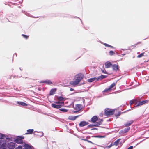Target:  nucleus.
Masks as SVG:
<instances>
[{"mask_svg": "<svg viewBox=\"0 0 149 149\" xmlns=\"http://www.w3.org/2000/svg\"><path fill=\"white\" fill-rule=\"evenodd\" d=\"M130 105H131L132 104H133V100H130Z\"/></svg>", "mask_w": 149, "mask_h": 149, "instance_id": "39", "label": "nucleus"}, {"mask_svg": "<svg viewBox=\"0 0 149 149\" xmlns=\"http://www.w3.org/2000/svg\"><path fill=\"white\" fill-rule=\"evenodd\" d=\"M115 110L107 108L105 110L104 113L106 116H109L113 114L114 113Z\"/></svg>", "mask_w": 149, "mask_h": 149, "instance_id": "2", "label": "nucleus"}, {"mask_svg": "<svg viewBox=\"0 0 149 149\" xmlns=\"http://www.w3.org/2000/svg\"><path fill=\"white\" fill-rule=\"evenodd\" d=\"M52 106L54 108L59 109L62 107V105H56L55 104L53 103L52 104Z\"/></svg>", "mask_w": 149, "mask_h": 149, "instance_id": "18", "label": "nucleus"}, {"mask_svg": "<svg viewBox=\"0 0 149 149\" xmlns=\"http://www.w3.org/2000/svg\"><path fill=\"white\" fill-rule=\"evenodd\" d=\"M22 36H23V37L24 38H25V39H27L29 37V36L28 35H24V34H22Z\"/></svg>", "mask_w": 149, "mask_h": 149, "instance_id": "30", "label": "nucleus"}, {"mask_svg": "<svg viewBox=\"0 0 149 149\" xmlns=\"http://www.w3.org/2000/svg\"><path fill=\"white\" fill-rule=\"evenodd\" d=\"M107 77V76L104 75H102L100 76H99L97 78V80H99V79L101 80L102 79L105 78Z\"/></svg>", "mask_w": 149, "mask_h": 149, "instance_id": "20", "label": "nucleus"}, {"mask_svg": "<svg viewBox=\"0 0 149 149\" xmlns=\"http://www.w3.org/2000/svg\"><path fill=\"white\" fill-rule=\"evenodd\" d=\"M88 124V122H86L85 121H82L80 122L79 125L81 127H82Z\"/></svg>", "mask_w": 149, "mask_h": 149, "instance_id": "12", "label": "nucleus"}, {"mask_svg": "<svg viewBox=\"0 0 149 149\" xmlns=\"http://www.w3.org/2000/svg\"><path fill=\"white\" fill-rule=\"evenodd\" d=\"M121 140V139H118L115 142L113 143L114 146V145L116 146H117L119 143H120V144H121L122 143V142H120V141Z\"/></svg>", "mask_w": 149, "mask_h": 149, "instance_id": "15", "label": "nucleus"}, {"mask_svg": "<svg viewBox=\"0 0 149 149\" xmlns=\"http://www.w3.org/2000/svg\"><path fill=\"white\" fill-rule=\"evenodd\" d=\"M133 148V146H130V147H128L127 148V149H132Z\"/></svg>", "mask_w": 149, "mask_h": 149, "instance_id": "41", "label": "nucleus"}, {"mask_svg": "<svg viewBox=\"0 0 149 149\" xmlns=\"http://www.w3.org/2000/svg\"><path fill=\"white\" fill-rule=\"evenodd\" d=\"M59 110L64 112H66L68 111L67 110L63 108L60 109Z\"/></svg>", "mask_w": 149, "mask_h": 149, "instance_id": "32", "label": "nucleus"}, {"mask_svg": "<svg viewBox=\"0 0 149 149\" xmlns=\"http://www.w3.org/2000/svg\"><path fill=\"white\" fill-rule=\"evenodd\" d=\"M95 80L96 81H98L97 80V78L94 77L93 78H90L88 79V81L89 82H92Z\"/></svg>", "mask_w": 149, "mask_h": 149, "instance_id": "22", "label": "nucleus"}, {"mask_svg": "<svg viewBox=\"0 0 149 149\" xmlns=\"http://www.w3.org/2000/svg\"><path fill=\"white\" fill-rule=\"evenodd\" d=\"M84 140L85 141H87L88 142H89V143H93L90 141L86 139H84Z\"/></svg>", "mask_w": 149, "mask_h": 149, "instance_id": "42", "label": "nucleus"}, {"mask_svg": "<svg viewBox=\"0 0 149 149\" xmlns=\"http://www.w3.org/2000/svg\"><path fill=\"white\" fill-rule=\"evenodd\" d=\"M103 121V119L101 120L100 121H99V122H96L95 124H91L88 125V127H93V126H97L98 125H100L102 123V122Z\"/></svg>", "mask_w": 149, "mask_h": 149, "instance_id": "9", "label": "nucleus"}, {"mask_svg": "<svg viewBox=\"0 0 149 149\" xmlns=\"http://www.w3.org/2000/svg\"><path fill=\"white\" fill-rule=\"evenodd\" d=\"M133 120L128 121L126 123H125L124 125L125 126L127 127L131 125L133 123Z\"/></svg>", "mask_w": 149, "mask_h": 149, "instance_id": "17", "label": "nucleus"}, {"mask_svg": "<svg viewBox=\"0 0 149 149\" xmlns=\"http://www.w3.org/2000/svg\"><path fill=\"white\" fill-rule=\"evenodd\" d=\"M112 68L113 70L117 71L119 69V66L118 64H113L112 65Z\"/></svg>", "mask_w": 149, "mask_h": 149, "instance_id": "14", "label": "nucleus"}, {"mask_svg": "<svg viewBox=\"0 0 149 149\" xmlns=\"http://www.w3.org/2000/svg\"><path fill=\"white\" fill-rule=\"evenodd\" d=\"M133 104H136L137 102V100H133Z\"/></svg>", "mask_w": 149, "mask_h": 149, "instance_id": "36", "label": "nucleus"}, {"mask_svg": "<svg viewBox=\"0 0 149 149\" xmlns=\"http://www.w3.org/2000/svg\"><path fill=\"white\" fill-rule=\"evenodd\" d=\"M116 84L115 83H112L111 85L110 86L109 88H108L105 89L103 92H107L108 91H111L112 88L116 85Z\"/></svg>", "mask_w": 149, "mask_h": 149, "instance_id": "6", "label": "nucleus"}, {"mask_svg": "<svg viewBox=\"0 0 149 149\" xmlns=\"http://www.w3.org/2000/svg\"><path fill=\"white\" fill-rule=\"evenodd\" d=\"M57 98L58 100L60 101H64L65 100L64 98L61 96H58Z\"/></svg>", "mask_w": 149, "mask_h": 149, "instance_id": "24", "label": "nucleus"}, {"mask_svg": "<svg viewBox=\"0 0 149 149\" xmlns=\"http://www.w3.org/2000/svg\"><path fill=\"white\" fill-rule=\"evenodd\" d=\"M103 44L106 47H111V48H113V47L110 45H109L107 44H106V43H104Z\"/></svg>", "mask_w": 149, "mask_h": 149, "instance_id": "31", "label": "nucleus"}, {"mask_svg": "<svg viewBox=\"0 0 149 149\" xmlns=\"http://www.w3.org/2000/svg\"><path fill=\"white\" fill-rule=\"evenodd\" d=\"M17 103L23 106H27V104L26 103L22 102H17Z\"/></svg>", "mask_w": 149, "mask_h": 149, "instance_id": "23", "label": "nucleus"}, {"mask_svg": "<svg viewBox=\"0 0 149 149\" xmlns=\"http://www.w3.org/2000/svg\"><path fill=\"white\" fill-rule=\"evenodd\" d=\"M113 146H114V145H113V143H112L110 145H109L108 146V147L109 148H110V147H112Z\"/></svg>", "mask_w": 149, "mask_h": 149, "instance_id": "40", "label": "nucleus"}, {"mask_svg": "<svg viewBox=\"0 0 149 149\" xmlns=\"http://www.w3.org/2000/svg\"><path fill=\"white\" fill-rule=\"evenodd\" d=\"M7 147L6 141L0 140V149H6Z\"/></svg>", "mask_w": 149, "mask_h": 149, "instance_id": "3", "label": "nucleus"}, {"mask_svg": "<svg viewBox=\"0 0 149 149\" xmlns=\"http://www.w3.org/2000/svg\"><path fill=\"white\" fill-rule=\"evenodd\" d=\"M95 137H96L99 138H104L105 137V136L98 135V136H97Z\"/></svg>", "mask_w": 149, "mask_h": 149, "instance_id": "35", "label": "nucleus"}, {"mask_svg": "<svg viewBox=\"0 0 149 149\" xmlns=\"http://www.w3.org/2000/svg\"><path fill=\"white\" fill-rule=\"evenodd\" d=\"M148 101L147 100H143L142 101L139 102L138 103L136 104V106L137 107L139 106L142 105L143 104H144L146 103Z\"/></svg>", "mask_w": 149, "mask_h": 149, "instance_id": "13", "label": "nucleus"}, {"mask_svg": "<svg viewBox=\"0 0 149 149\" xmlns=\"http://www.w3.org/2000/svg\"><path fill=\"white\" fill-rule=\"evenodd\" d=\"M56 88H54V89H52L49 92V95H53L55 93V92L56 91Z\"/></svg>", "mask_w": 149, "mask_h": 149, "instance_id": "19", "label": "nucleus"}, {"mask_svg": "<svg viewBox=\"0 0 149 149\" xmlns=\"http://www.w3.org/2000/svg\"><path fill=\"white\" fill-rule=\"evenodd\" d=\"M41 83H45L47 84L51 85L52 83L50 80H47L45 81H42L40 82Z\"/></svg>", "mask_w": 149, "mask_h": 149, "instance_id": "10", "label": "nucleus"}, {"mask_svg": "<svg viewBox=\"0 0 149 149\" xmlns=\"http://www.w3.org/2000/svg\"><path fill=\"white\" fill-rule=\"evenodd\" d=\"M105 68H108L112 66V63L109 61H107L105 63Z\"/></svg>", "mask_w": 149, "mask_h": 149, "instance_id": "11", "label": "nucleus"}, {"mask_svg": "<svg viewBox=\"0 0 149 149\" xmlns=\"http://www.w3.org/2000/svg\"><path fill=\"white\" fill-rule=\"evenodd\" d=\"M22 147L21 146H19L17 147L15 149H22Z\"/></svg>", "mask_w": 149, "mask_h": 149, "instance_id": "37", "label": "nucleus"}, {"mask_svg": "<svg viewBox=\"0 0 149 149\" xmlns=\"http://www.w3.org/2000/svg\"><path fill=\"white\" fill-rule=\"evenodd\" d=\"M24 147L27 149H29L31 147L30 146L27 144H25L24 146Z\"/></svg>", "mask_w": 149, "mask_h": 149, "instance_id": "33", "label": "nucleus"}, {"mask_svg": "<svg viewBox=\"0 0 149 149\" xmlns=\"http://www.w3.org/2000/svg\"><path fill=\"white\" fill-rule=\"evenodd\" d=\"M34 130L33 129H28L27 130V132L26 133V134H31L33 132Z\"/></svg>", "mask_w": 149, "mask_h": 149, "instance_id": "21", "label": "nucleus"}, {"mask_svg": "<svg viewBox=\"0 0 149 149\" xmlns=\"http://www.w3.org/2000/svg\"><path fill=\"white\" fill-rule=\"evenodd\" d=\"M109 54L111 55H113L114 54V52L113 51H110L109 52Z\"/></svg>", "mask_w": 149, "mask_h": 149, "instance_id": "34", "label": "nucleus"}, {"mask_svg": "<svg viewBox=\"0 0 149 149\" xmlns=\"http://www.w3.org/2000/svg\"><path fill=\"white\" fill-rule=\"evenodd\" d=\"M82 105L81 104H78L75 105L74 108V109L75 111H73V112L74 113H76L78 112L79 111L82 109Z\"/></svg>", "mask_w": 149, "mask_h": 149, "instance_id": "5", "label": "nucleus"}, {"mask_svg": "<svg viewBox=\"0 0 149 149\" xmlns=\"http://www.w3.org/2000/svg\"><path fill=\"white\" fill-rule=\"evenodd\" d=\"M80 115H78L75 116H70L68 118L70 120H75L77 118L79 117Z\"/></svg>", "mask_w": 149, "mask_h": 149, "instance_id": "16", "label": "nucleus"}, {"mask_svg": "<svg viewBox=\"0 0 149 149\" xmlns=\"http://www.w3.org/2000/svg\"><path fill=\"white\" fill-rule=\"evenodd\" d=\"M55 103L57 104H61L60 105H62V106L64 105V103L63 102H61L60 101H58L55 102Z\"/></svg>", "mask_w": 149, "mask_h": 149, "instance_id": "26", "label": "nucleus"}, {"mask_svg": "<svg viewBox=\"0 0 149 149\" xmlns=\"http://www.w3.org/2000/svg\"><path fill=\"white\" fill-rule=\"evenodd\" d=\"M102 119L101 120H102ZM101 119H98L97 116H93L91 118L90 122L92 123H95L96 121H97L98 122L101 121Z\"/></svg>", "mask_w": 149, "mask_h": 149, "instance_id": "7", "label": "nucleus"}, {"mask_svg": "<svg viewBox=\"0 0 149 149\" xmlns=\"http://www.w3.org/2000/svg\"><path fill=\"white\" fill-rule=\"evenodd\" d=\"M83 75L81 74L76 75L74 79V81H71L70 84L73 86H76L77 85L80 81L82 79Z\"/></svg>", "mask_w": 149, "mask_h": 149, "instance_id": "1", "label": "nucleus"}, {"mask_svg": "<svg viewBox=\"0 0 149 149\" xmlns=\"http://www.w3.org/2000/svg\"><path fill=\"white\" fill-rule=\"evenodd\" d=\"M101 71L102 73H104L107 74V72L105 69L104 70H102Z\"/></svg>", "mask_w": 149, "mask_h": 149, "instance_id": "38", "label": "nucleus"}, {"mask_svg": "<svg viewBox=\"0 0 149 149\" xmlns=\"http://www.w3.org/2000/svg\"><path fill=\"white\" fill-rule=\"evenodd\" d=\"M15 146V143L13 142L9 143L7 146V147L9 149H13Z\"/></svg>", "mask_w": 149, "mask_h": 149, "instance_id": "8", "label": "nucleus"}, {"mask_svg": "<svg viewBox=\"0 0 149 149\" xmlns=\"http://www.w3.org/2000/svg\"><path fill=\"white\" fill-rule=\"evenodd\" d=\"M130 129V127H128L127 128H126L124 129V132H128Z\"/></svg>", "mask_w": 149, "mask_h": 149, "instance_id": "28", "label": "nucleus"}, {"mask_svg": "<svg viewBox=\"0 0 149 149\" xmlns=\"http://www.w3.org/2000/svg\"><path fill=\"white\" fill-rule=\"evenodd\" d=\"M144 54V52H143V53L139 55H138V56H137V57L138 58H141V57H142L143 56Z\"/></svg>", "mask_w": 149, "mask_h": 149, "instance_id": "29", "label": "nucleus"}, {"mask_svg": "<svg viewBox=\"0 0 149 149\" xmlns=\"http://www.w3.org/2000/svg\"><path fill=\"white\" fill-rule=\"evenodd\" d=\"M24 138V137L23 136H18L15 139L14 141L17 144H22L23 142V139Z\"/></svg>", "mask_w": 149, "mask_h": 149, "instance_id": "4", "label": "nucleus"}, {"mask_svg": "<svg viewBox=\"0 0 149 149\" xmlns=\"http://www.w3.org/2000/svg\"><path fill=\"white\" fill-rule=\"evenodd\" d=\"M74 90V89H72V88H71L70 89V91H73Z\"/></svg>", "mask_w": 149, "mask_h": 149, "instance_id": "43", "label": "nucleus"}, {"mask_svg": "<svg viewBox=\"0 0 149 149\" xmlns=\"http://www.w3.org/2000/svg\"><path fill=\"white\" fill-rule=\"evenodd\" d=\"M5 137L4 134L0 133V139H4Z\"/></svg>", "mask_w": 149, "mask_h": 149, "instance_id": "25", "label": "nucleus"}, {"mask_svg": "<svg viewBox=\"0 0 149 149\" xmlns=\"http://www.w3.org/2000/svg\"><path fill=\"white\" fill-rule=\"evenodd\" d=\"M120 111H118L117 113H116L115 114V116L118 118L120 115Z\"/></svg>", "mask_w": 149, "mask_h": 149, "instance_id": "27", "label": "nucleus"}]
</instances>
